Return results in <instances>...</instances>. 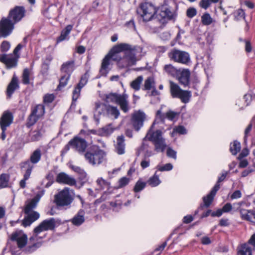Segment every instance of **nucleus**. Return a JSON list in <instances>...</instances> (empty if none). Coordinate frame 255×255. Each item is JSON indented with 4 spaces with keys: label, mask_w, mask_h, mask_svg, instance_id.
<instances>
[{
    "label": "nucleus",
    "mask_w": 255,
    "mask_h": 255,
    "mask_svg": "<svg viewBox=\"0 0 255 255\" xmlns=\"http://www.w3.org/2000/svg\"><path fill=\"white\" fill-rule=\"evenodd\" d=\"M137 13L143 21L151 20L155 15V18L161 24H164L174 18L175 14L169 8L163 7L157 11L156 7L151 3L145 2L141 4L137 10Z\"/></svg>",
    "instance_id": "obj_1"
},
{
    "label": "nucleus",
    "mask_w": 255,
    "mask_h": 255,
    "mask_svg": "<svg viewBox=\"0 0 255 255\" xmlns=\"http://www.w3.org/2000/svg\"><path fill=\"white\" fill-rule=\"evenodd\" d=\"M55 226V221L54 218L45 220L42 221L34 229V234L29 239L32 245L29 246L25 249V251L28 253H31L40 247L42 245V242L38 241V240L39 239H42V237H39L38 235L42 232L54 229Z\"/></svg>",
    "instance_id": "obj_2"
},
{
    "label": "nucleus",
    "mask_w": 255,
    "mask_h": 255,
    "mask_svg": "<svg viewBox=\"0 0 255 255\" xmlns=\"http://www.w3.org/2000/svg\"><path fill=\"white\" fill-rule=\"evenodd\" d=\"M142 50L140 47H132L131 45V48L125 52L124 57L118 59L119 66L124 68L135 65L143 55L141 54Z\"/></svg>",
    "instance_id": "obj_3"
},
{
    "label": "nucleus",
    "mask_w": 255,
    "mask_h": 255,
    "mask_svg": "<svg viewBox=\"0 0 255 255\" xmlns=\"http://www.w3.org/2000/svg\"><path fill=\"white\" fill-rule=\"evenodd\" d=\"M40 199V196L37 195L31 200L26 203L24 208V213L26 214L22 221V225L26 227L30 226L33 222L39 218V214L35 211H33Z\"/></svg>",
    "instance_id": "obj_4"
},
{
    "label": "nucleus",
    "mask_w": 255,
    "mask_h": 255,
    "mask_svg": "<svg viewBox=\"0 0 255 255\" xmlns=\"http://www.w3.org/2000/svg\"><path fill=\"white\" fill-rule=\"evenodd\" d=\"M106 156V153L96 145L90 146L84 153L86 160L93 165L102 163L105 160Z\"/></svg>",
    "instance_id": "obj_5"
},
{
    "label": "nucleus",
    "mask_w": 255,
    "mask_h": 255,
    "mask_svg": "<svg viewBox=\"0 0 255 255\" xmlns=\"http://www.w3.org/2000/svg\"><path fill=\"white\" fill-rule=\"evenodd\" d=\"M107 102L114 103L118 104L121 110L127 113L129 110L128 95L126 93L122 95L117 93H110L106 96Z\"/></svg>",
    "instance_id": "obj_6"
},
{
    "label": "nucleus",
    "mask_w": 255,
    "mask_h": 255,
    "mask_svg": "<svg viewBox=\"0 0 255 255\" xmlns=\"http://www.w3.org/2000/svg\"><path fill=\"white\" fill-rule=\"evenodd\" d=\"M170 92L172 97L174 98H179L183 103L189 102L191 97L190 91L183 90L179 85L172 81H170Z\"/></svg>",
    "instance_id": "obj_7"
},
{
    "label": "nucleus",
    "mask_w": 255,
    "mask_h": 255,
    "mask_svg": "<svg viewBox=\"0 0 255 255\" xmlns=\"http://www.w3.org/2000/svg\"><path fill=\"white\" fill-rule=\"evenodd\" d=\"M55 202L58 206L69 205L73 201L69 188L66 187L55 196Z\"/></svg>",
    "instance_id": "obj_8"
},
{
    "label": "nucleus",
    "mask_w": 255,
    "mask_h": 255,
    "mask_svg": "<svg viewBox=\"0 0 255 255\" xmlns=\"http://www.w3.org/2000/svg\"><path fill=\"white\" fill-rule=\"evenodd\" d=\"M168 57L170 60L182 64H187L190 60L187 52L176 49H172L168 53Z\"/></svg>",
    "instance_id": "obj_9"
},
{
    "label": "nucleus",
    "mask_w": 255,
    "mask_h": 255,
    "mask_svg": "<svg viewBox=\"0 0 255 255\" xmlns=\"http://www.w3.org/2000/svg\"><path fill=\"white\" fill-rule=\"evenodd\" d=\"M115 129L112 124H110L105 126L104 127L99 128L97 131L95 130L91 131H85L81 130L80 131L81 135H84L85 138L87 139L90 137V133H93L95 134L97 132V134L103 136H108L111 134Z\"/></svg>",
    "instance_id": "obj_10"
},
{
    "label": "nucleus",
    "mask_w": 255,
    "mask_h": 255,
    "mask_svg": "<svg viewBox=\"0 0 255 255\" xmlns=\"http://www.w3.org/2000/svg\"><path fill=\"white\" fill-rule=\"evenodd\" d=\"M14 23L8 17H3L0 21V36L6 37L14 29Z\"/></svg>",
    "instance_id": "obj_11"
},
{
    "label": "nucleus",
    "mask_w": 255,
    "mask_h": 255,
    "mask_svg": "<svg viewBox=\"0 0 255 255\" xmlns=\"http://www.w3.org/2000/svg\"><path fill=\"white\" fill-rule=\"evenodd\" d=\"M227 174V172H223L221 176L219 177L217 183L212 189L210 193L207 196L203 197V201L206 207H209L212 203L216 192L220 188L219 183L225 179Z\"/></svg>",
    "instance_id": "obj_12"
},
{
    "label": "nucleus",
    "mask_w": 255,
    "mask_h": 255,
    "mask_svg": "<svg viewBox=\"0 0 255 255\" xmlns=\"http://www.w3.org/2000/svg\"><path fill=\"white\" fill-rule=\"evenodd\" d=\"M13 117L11 113L8 111H5L0 119V126L2 130L1 139L4 140L6 137L5 131L6 128L9 127L12 123Z\"/></svg>",
    "instance_id": "obj_13"
},
{
    "label": "nucleus",
    "mask_w": 255,
    "mask_h": 255,
    "mask_svg": "<svg viewBox=\"0 0 255 255\" xmlns=\"http://www.w3.org/2000/svg\"><path fill=\"white\" fill-rule=\"evenodd\" d=\"M45 113L44 106L42 105H38L34 107L31 114L29 116L27 126L33 125Z\"/></svg>",
    "instance_id": "obj_14"
},
{
    "label": "nucleus",
    "mask_w": 255,
    "mask_h": 255,
    "mask_svg": "<svg viewBox=\"0 0 255 255\" xmlns=\"http://www.w3.org/2000/svg\"><path fill=\"white\" fill-rule=\"evenodd\" d=\"M69 144H71L72 148H74L80 154H83L84 155L87 146V142L85 139L76 136L69 141Z\"/></svg>",
    "instance_id": "obj_15"
},
{
    "label": "nucleus",
    "mask_w": 255,
    "mask_h": 255,
    "mask_svg": "<svg viewBox=\"0 0 255 255\" xmlns=\"http://www.w3.org/2000/svg\"><path fill=\"white\" fill-rule=\"evenodd\" d=\"M25 9L22 6H15L11 10L7 17L14 24L20 21L24 16Z\"/></svg>",
    "instance_id": "obj_16"
},
{
    "label": "nucleus",
    "mask_w": 255,
    "mask_h": 255,
    "mask_svg": "<svg viewBox=\"0 0 255 255\" xmlns=\"http://www.w3.org/2000/svg\"><path fill=\"white\" fill-rule=\"evenodd\" d=\"M10 239L12 241L16 242L17 246L20 249L23 248L27 242L26 235L21 231L13 233L11 235Z\"/></svg>",
    "instance_id": "obj_17"
},
{
    "label": "nucleus",
    "mask_w": 255,
    "mask_h": 255,
    "mask_svg": "<svg viewBox=\"0 0 255 255\" xmlns=\"http://www.w3.org/2000/svg\"><path fill=\"white\" fill-rule=\"evenodd\" d=\"M145 119V115L141 111H138L133 113L132 117V123L136 130L138 131L143 126Z\"/></svg>",
    "instance_id": "obj_18"
},
{
    "label": "nucleus",
    "mask_w": 255,
    "mask_h": 255,
    "mask_svg": "<svg viewBox=\"0 0 255 255\" xmlns=\"http://www.w3.org/2000/svg\"><path fill=\"white\" fill-rule=\"evenodd\" d=\"M190 72L187 69L180 68L176 78L184 87L188 86L190 81Z\"/></svg>",
    "instance_id": "obj_19"
},
{
    "label": "nucleus",
    "mask_w": 255,
    "mask_h": 255,
    "mask_svg": "<svg viewBox=\"0 0 255 255\" xmlns=\"http://www.w3.org/2000/svg\"><path fill=\"white\" fill-rule=\"evenodd\" d=\"M115 56L114 54H112L111 52H109L103 59L100 71L102 75H106L108 72L109 66L111 63L112 60H118V58H115Z\"/></svg>",
    "instance_id": "obj_20"
},
{
    "label": "nucleus",
    "mask_w": 255,
    "mask_h": 255,
    "mask_svg": "<svg viewBox=\"0 0 255 255\" xmlns=\"http://www.w3.org/2000/svg\"><path fill=\"white\" fill-rule=\"evenodd\" d=\"M56 181L59 183L70 186L75 185L76 183V181L73 177L64 172L59 173L56 177Z\"/></svg>",
    "instance_id": "obj_21"
},
{
    "label": "nucleus",
    "mask_w": 255,
    "mask_h": 255,
    "mask_svg": "<svg viewBox=\"0 0 255 255\" xmlns=\"http://www.w3.org/2000/svg\"><path fill=\"white\" fill-rule=\"evenodd\" d=\"M21 168L25 169V173L24 174L23 179L20 181L19 185L21 188H24L26 185V181L29 178L31 174L32 166L28 162H24L21 164Z\"/></svg>",
    "instance_id": "obj_22"
},
{
    "label": "nucleus",
    "mask_w": 255,
    "mask_h": 255,
    "mask_svg": "<svg viewBox=\"0 0 255 255\" xmlns=\"http://www.w3.org/2000/svg\"><path fill=\"white\" fill-rule=\"evenodd\" d=\"M178 113L171 110H169L165 114H162L161 110H159L156 112L155 121L159 120L162 122H164V120L167 118L168 120H173L177 115Z\"/></svg>",
    "instance_id": "obj_23"
},
{
    "label": "nucleus",
    "mask_w": 255,
    "mask_h": 255,
    "mask_svg": "<svg viewBox=\"0 0 255 255\" xmlns=\"http://www.w3.org/2000/svg\"><path fill=\"white\" fill-rule=\"evenodd\" d=\"M0 61L4 63L9 68L15 66L17 64V59L13 55H2L0 57Z\"/></svg>",
    "instance_id": "obj_24"
},
{
    "label": "nucleus",
    "mask_w": 255,
    "mask_h": 255,
    "mask_svg": "<svg viewBox=\"0 0 255 255\" xmlns=\"http://www.w3.org/2000/svg\"><path fill=\"white\" fill-rule=\"evenodd\" d=\"M154 124H153L151 128L153 126ZM145 138H147L149 140L151 141L152 142L164 139L162 136V132L160 130H157L155 132H152L151 128L148 131Z\"/></svg>",
    "instance_id": "obj_25"
},
{
    "label": "nucleus",
    "mask_w": 255,
    "mask_h": 255,
    "mask_svg": "<svg viewBox=\"0 0 255 255\" xmlns=\"http://www.w3.org/2000/svg\"><path fill=\"white\" fill-rule=\"evenodd\" d=\"M131 48V45L127 43H120L114 46L109 52L114 54L115 57L117 58V54L123 51H127Z\"/></svg>",
    "instance_id": "obj_26"
},
{
    "label": "nucleus",
    "mask_w": 255,
    "mask_h": 255,
    "mask_svg": "<svg viewBox=\"0 0 255 255\" xmlns=\"http://www.w3.org/2000/svg\"><path fill=\"white\" fill-rule=\"evenodd\" d=\"M18 88V79L15 76H13L11 82L7 87L6 92L7 96L10 98L14 91Z\"/></svg>",
    "instance_id": "obj_27"
},
{
    "label": "nucleus",
    "mask_w": 255,
    "mask_h": 255,
    "mask_svg": "<svg viewBox=\"0 0 255 255\" xmlns=\"http://www.w3.org/2000/svg\"><path fill=\"white\" fill-rule=\"evenodd\" d=\"M41 151L39 148L36 149L31 154L30 160H27L25 162H28L30 165L34 167L33 164L37 163L41 159Z\"/></svg>",
    "instance_id": "obj_28"
},
{
    "label": "nucleus",
    "mask_w": 255,
    "mask_h": 255,
    "mask_svg": "<svg viewBox=\"0 0 255 255\" xmlns=\"http://www.w3.org/2000/svg\"><path fill=\"white\" fill-rule=\"evenodd\" d=\"M74 70V62L73 61H69L63 63L61 68L62 73H65V75H69L70 76Z\"/></svg>",
    "instance_id": "obj_29"
},
{
    "label": "nucleus",
    "mask_w": 255,
    "mask_h": 255,
    "mask_svg": "<svg viewBox=\"0 0 255 255\" xmlns=\"http://www.w3.org/2000/svg\"><path fill=\"white\" fill-rule=\"evenodd\" d=\"M84 215V211L83 210H80L71 220L72 224L77 226L81 225L85 221Z\"/></svg>",
    "instance_id": "obj_30"
},
{
    "label": "nucleus",
    "mask_w": 255,
    "mask_h": 255,
    "mask_svg": "<svg viewBox=\"0 0 255 255\" xmlns=\"http://www.w3.org/2000/svg\"><path fill=\"white\" fill-rule=\"evenodd\" d=\"M240 214L243 219L255 223V217L253 211L242 209L240 210Z\"/></svg>",
    "instance_id": "obj_31"
},
{
    "label": "nucleus",
    "mask_w": 255,
    "mask_h": 255,
    "mask_svg": "<svg viewBox=\"0 0 255 255\" xmlns=\"http://www.w3.org/2000/svg\"><path fill=\"white\" fill-rule=\"evenodd\" d=\"M123 135L119 136L117 139V144L116 149L119 154H123L125 153V144Z\"/></svg>",
    "instance_id": "obj_32"
},
{
    "label": "nucleus",
    "mask_w": 255,
    "mask_h": 255,
    "mask_svg": "<svg viewBox=\"0 0 255 255\" xmlns=\"http://www.w3.org/2000/svg\"><path fill=\"white\" fill-rule=\"evenodd\" d=\"M179 70L170 64H166L163 67V70L167 74L174 78H176Z\"/></svg>",
    "instance_id": "obj_33"
},
{
    "label": "nucleus",
    "mask_w": 255,
    "mask_h": 255,
    "mask_svg": "<svg viewBox=\"0 0 255 255\" xmlns=\"http://www.w3.org/2000/svg\"><path fill=\"white\" fill-rule=\"evenodd\" d=\"M252 249L249 246V244L242 245L238 248V255H252Z\"/></svg>",
    "instance_id": "obj_34"
},
{
    "label": "nucleus",
    "mask_w": 255,
    "mask_h": 255,
    "mask_svg": "<svg viewBox=\"0 0 255 255\" xmlns=\"http://www.w3.org/2000/svg\"><path fill=\"white\" fill-rule=\"evenodd\" d=\"M106 114L115 119H117L120 116V113L117 107L108 105Z\"/></svg>",
    "instance_id": "obj_35"
},
{
    "label": "nucleus",
    "mask_w": 255,
    "mask_h": 255,
    "mask_svg": "<svg viewBox=\"0 0 255 255\" xmlns=\"http://www.w3.org/2000/svg\"><path fill=\"white\" fill-rule=\"evenodd\" d=\"M108 105L102 103H95V112L99 115L106 114Z\"/></svg>",
    "instance_id": "obj_36"
},
{
    "label": "nucleus",
    "mask_w": 255,
    "mask_h": 255,
    "mask_svg": "<svg viewBox=\"0 0 255 255\" xmlns=\"http://www.w3.org/2000/svg\"><path fill=\"white\" fill-rule=\"evenodd\" d=\"M72 25L69 24L67 25L65 28L61 31L60 35L57 38V42L64 40L66 38V37L69 34L70 31L72 29Z\"/></svg>",
    "instance_id": "obj_37"
},
{
    "label": "nucleus",
    "mask_w": 255,
    "mask_h": 255,
    "mask_svg": "<svg viewBox=\"0 0 255 255\" xmlns=\"http://www.w3.org/2000/svg\"><path fill=\"white\" fill-rule=\"evenodd\" d=\"M153 143L155 147V150L157 152H163L166 147L165 139L154 142Z\"/></svg>",
    "instance_id": "obj_38"
},
{
    "label": "nucleus",
    "mask_w": 255,
    "mask_h": 255,
    "mask_svg": "<svg viewBox=\"0 0 255 255\" xmlns=\"http://www.w3.org/2000/svg\"><path fill=\"white\" fill-rule=\"evenodd\" d=\"M143 80V78L142 76H138L130 83V86L131 88L135 91H139L140 88V85L142 82Z\"/></svg>",
    "instance_id": "obj_39"
},
{
    "label": "nucleus",
    "mask_w": 255,
    "mask_h": 255,
    "mask_svg": "<svg viewBox=\"0 0 255 255\" xmlns=\"http://www.w3.org/2000/svg\"><path fill=\"white\" fill-rule=\"evenodd\" d=\"M241 150V144L237 141L231 143L230 150L233 155H236Z\"/></svg>",
    "instance_id": "obj_40"
},
{
    "label": "nucleus",
    "mask_w": 255,
    "mask_h": 255,
    "mask_svg": "<svg viewBox=\"0 0 255 255\" xmlns=\"http://www.w3.org/2000/svg\"><path fill=\"white\" fill-rule=\"evenodd\" d=\"M154 87V79L152 77H148L144 81V90H149Z\"/></svg>",
    "instance_id": "obj_41"
},
{
    "label": "nucleus",
    "mask_w": 255,
    "mask_h": 255,
    "mask_svg": "<svg viewBox=\"0 0 255 255\" xmlns=\"http://www.w3.org/2000/svg\"><path fill=\"white\" fill-rule=\"evenodd\" d=\"M9 176L6 174H2L0 176V187L5 188L8 187Z\"/></svg>",
    "instance_id": "obj_42"
},
{
    "label": "nucleus",
    "mask_w": 255,
    "mask_h": 255,
    "mask_svg": "<svg viewBox=\"0 0 255 255\" xmlns=\"http://www.w3.org/2000/svg\"><path fill=\"white\" fill-rule=\"evenodd\" d=\"M201 22L204 25H209L212 23L213 19L210 14L206 12L201 16Z\"/></svg>",
    "instance_id": "obj_43"
},
{
    "label": "nucleus",
    "mask_w": 255,
    "mask_h": 255,
    "mask_svg": "<svg viewBox=\"0 0 255 255\" xmlns=\"http://www.w3.org/2000/svg\"><path fill=\"white\" fill-rule=\"evenodd\" d=\"M148 183L152 187H155L158 185L161 181L159 178L158 176L156 175V173L148 180Z\"/></svg>",
    "instance_id": "obj_44"
},
{
    "label": "nucleus",
    "mask_w": 255,
    "mask_h": 255,
    "mask_svg": "<svg viewBox=\"0 0 255 255\" xmlns=\"http://www.w3.org/2000/svg\"><path fill=\"white\" fill-rule=\"evenodd\" d=\"M70 77L69 75H65L62 76L60 79L59 84L57 87L58 90H60L61 88H63L67 85Z\"/></svg>",
    "instance_id": "obj_45"
},
{
    "label": "nucleus",
    "mask_w": 255,
    "mask_h": 255,
    "mask_svg": "<svg viewBox=\"0 0 255 255\" xmlns=\"http://www.w3.org/2000/svg\"><path fill=\"white\" fill-rule=\"evenodd\" d=\"M29 75L30 72L28 69H25L22 74V83L24 84H28L29 83Z\"/></svg>",
    "instance_id": "obj_46"
},
{
    "label": "nucleus",
    "mask_w": 255,
    "mask_h": 255,
    "mask_svg": "<svg viewBox=\"0 0 255 255\" xmlns=\"http://www.w3.org/2000/svg\"><path fill=\"white\" fill-rule=\"evenodd\" d=\"M97 184L101 189L109 187L110 183L103 179L102 178H99L97 180Z\"/></svg>",
    "instance_id": "obj_47"
},
{
    "label": "nucleus",
    "mask_w": 255,
    "mask_h": 255,
    "mask_svg": "<svg viewBox=\"0 0 255 255\" xmlns=\"http://www.w3.org/2000/svg\"><path fill=\"white\" fill-rule=\"evenodd\" d=\"M146 183L144 182H142L140 181H138L134 187V191L135 192H138L142 190L145 187Z\"/></svg>",
    "instance_id": "obj_48"
},
{
    "label": "nucleus",
    "mask_w": 255,
    "mask_h": 255,
    "mask_svg": "<svg viewBox=\"0 0 255 255\" xmlns=\"http://www.w3.org/2000/svg\"><path fill=\"white\" fill-rule=\"evenodd\" d=\"M30 135L32 141H36L40 138L41 133L39 130H34L30 133Z\"/></svg>",
    "instance_id": "obj_49"
},
{
    "label": "nucleus",
    "mask_w": 255,
    "mask_h": 255,
    "mask_svg": "<svg viewBox=\"0 0 255 255\" xmlns=\"http://www.w3.org/2000/svg\"><path fill=\"white\" fill-rule=\"evenodd\" d=\"M157 168L160 171H170L172 169L173 165L171 163H167L163 166L158 165Z\"/></svg>",
    "instance_id": "obj_50"
},
{
    "label": "nucleus",
    "mask_w": 255,
    "mask_h": 255,
    "mask_svg": "<svg viewBox=\"0 0 255 255\" xmlns=\"http://www.w3.org/2000/svg\"><path fill=\"white\" fill-rule=\"evenodd\" d=\"M129 178H127V177H124L121 178L119 180V185H118V188H121L124 187V186H125L128 184V183H129Z\"/></svg>",
    "instance_id": "obj_51"
},
{
    "label": "nucleus",
    "mask_w": 255,
    "mask_h": 255,
    "mask_svg": "<svg viewBox=\"0 0 255 255\" xmlns=\"http://www.w3.org/2000/svg\"><path fill=\"white\" fill-rule=\"evenodd\" d=\"M71 168L75 172L80 174L83 177L86 176V173L80 167L75 165H71Z\"/></svg>",
    "instance_id": "obj_52"
},
{
    "label": "nucleus",
    "mask_w": 255,
    "mask_h": 255,
    "mask_svg": "<svg viewBox=\"0 0 255 255\" xmlns=\"http://www.w3.org/2000/svg\"><path fill=\"white\" fill-rule=\"evenodd\" d=\"M82 88H80L79 87L76 86V87L75 88L73 92V101H76L78 98H79L80 95V92Z\"/></svg>",
    "instance_id": "obj_53"
},
{
    "label": "nucleus",
    "mask_w": 255,
    "mask_h": 255,
    "mask_svg": "<svg viewBox=\"0 0 255 255\" xmlns=\"http://www.w3.org/2000/svg\"><path fill=\"white\" fill-rule=\"evenodd\" d=\"M211 4L210 0H201L199 4L201 7L206 9L210 6Z\"/></svg>",
    "instance_id": "obj_54"
},
{
    "label": "nucleus",
    "mask_w": 255,
    "mask_h": 255,
    "mask_svg": "<svg viewBox=\"0 0 255 255\" xmlns=\"http://www.w3.org/2000/svg\"><path fill=\"white\" fill-rule=\"evenodd\" d=\"M245 244H249V246L251 247L252 250L255 251V234L251 237L248 242Z\"/></svg>",
    "instance_id": "obj_55"
},
{
    "label": "nucleus",
    "mask_w": 255,
    "mask_h": 255,
    "mask_svg": "<svg viewBox=\"0 0 255 255\" xmlns=\"http://www.w3.org/2000/svg\"><path fill=\"white\" fill-rule=\"evenodd\" d=\"M176 151L173 150L171 147H168L167 149V155L170 158H172L174 159H176Z\"/></svg>",
    "instance_id": "obj_56"
},
{
    "label": "nucleus",
    "mask_w": 255,
    "mask_h": 255,
    "mask_svg": "<svg viewBox=\"0 0 255 255\" xmlns=\"http://www.w3.org/2000/svg\"><path fill=\"white\" fill-rule=\"evenodd\" d=\"M197 14L196 9L194 7L189 8L186 11L187 16L189 18H192Z\"/></svg>",
    "instance_id": "obj_57"
},
{
    "label": "nucleus",
    "mask_w": 255,
    "mask_h": 255,
    "mask_svg": "<svg viewBox=\"0 0 255 255\" xmlns=\"http://www.w3.org/2000/svg\"><path fill=\"white\" fill-rule=\"evenodd\" d=\"M150 164V159L149 158L146 157H144L143 159L141 160L140 162L141 167L144 169L146 167H148Z\"/></svg>",
    "instance_id": "obj_58"
},
{
    "label": "nucleus",
    "mask_w": 255,
    "mask_h": 255,
    "mask_svg": "<svg viewBox=\"0 0 255 255\" xmlns=\"http://www.w3.org/2000/svg\"><path fill=\"white\" fill-rule=\"evenodd\" d=\"M173 131L182 134H185L186 133V130L185 128L182 126H179L175 127L173 129Z\"/></svg>",
    "instance_id": "obj_59"
},
{
    "label": "nucleus",
    "mask_w": 255,
    "mask_h": 255,
    "mask_svg": "<svg viewBox=\"0 0 255 255\" xmlns=\"http://www.w3.org/2000/svg\"><path fill=\"white\" fill-rule=\"evenodd\" d=\"M54 99L53 94H47L44 97L43 101L44 103H50L53 101Z\"/></svg>",
    "instance_id": "obj_60"
},
{
    "label": "nucleus",
    "mask_w": 255,
    "mask_h": 255,
    "mask_svg": "<svg viewBox=\"0 0 255 255\" xmlns=\"http://www.w3.org/2000/svg\"><path fill=\"white\" fill-rule=\"evenodd\" d=\"M244 100L246 106H248L252 101V95L251 94H245L244 96Z\"/></svg>",
    "instance_id": "obj_61"
},
{
    "label": "nucleus",
    "mask_w": 255,
    "mask_h": 255,
    "mask_svg": "<svg viewBox=\"0 0 255 255\" xmlns=\"http://www.w3.org/2000/svg\"><path fill=\"white\" fill-rule=\"evenodd\" d=\"M236 18L239 20L240 18H245V13L244 11L242 9H239L237 10L236 12Z\"/></svg>",
    "instance_id": "obj_62"
},
{
    "label": "nucleus",
    "mask_w": 255,
    "mask_h": 255,
    "mask_svg": "<svg viewBox=\"0 0 255 255\" xmlns=\"http://www.w3.org/2000/svg\"><path fill=\"white\" fill-rule=\"evenodd\" d=\"M252 128V124H250L248 125L247 128H246L245 130V136H244V141L245 142H247V137L249 135V133L250 131H251Z\"/></svg>",
    "instance_id": "obj_63"
},
{
    "label": "nucleus",
    "mask_w": 255,
    "mask_h": 255,
    "mask_svg": "<svg viewBox=\"0 0 255 255\" xmlns=\"http://www.w3.org/2000/svg\"><path fill=\"white\" fill-rule=\"evenodd\" d=\"M10 48V44L7 41H3L1 44V49L2 51H6Z\"/></svg>",
    "instance_id": "obj_64"
}]
</instances>
